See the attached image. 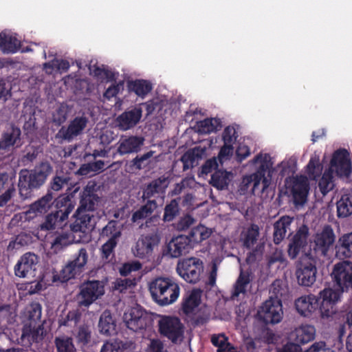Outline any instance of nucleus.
Masks as SVG:
<instances>
[{
  "label": "nucleus",
  "instance_id": "nucleus-25",
  "mask_svg": "<svg viewBox=\"0 0 352 352\" xmlns=\"http://www.w3.org/2000/svg\"><path fill=\"white\" fill-rule=\"evenodd\" d=\"M297 312L304 317H310L318 310L319 298L309 294L298 298L294 302Z\"/></svg>",
  "mask_w": 352,
  "mask_h": 352
},
{
  "label": "nucleus",
  "instance_id": "nucleus-31",
  "mask_svg": "<svg viewBox=\"0 0 352 352\" xmlns=\"http://www.w3.org/2000/svg\"><path fill=\"white\" fill-rule=\"evenodd\" d=\"M53 204V196L51 192H47L45 195L30 204L26 214L29 215V217L32 218L44 214L50 210Z\"/></svg>",
  "mask_w": 352,
  "mask_h": 352
},
{
  "label": "nucleus",
  "instance_id": "nucleus-56",
  "mask_svg": "<svg viewBox=\"0 0 352 352\" xmlns=\"http://www.w3.org/2000/svg\"><path fill=\"white\" fill-rule=\"evenodd\" d=\"M69 244V240L67 234H62L57 235L52 242L51 248L55 252L60 250Z\"/></svg>",
  "mask_w": 352,
  "mask_h": 352
},
{
  "label": "nucleus",
  "instance_id": "nucleus-42",
  "mask_svg": "<svg viewBox=\"0 0 352 352\" xmlns=\"http://www.w3.org/2000/svg\"><path fill=\"white\" fill-rule=\"evenodd\" d=\"M232 174L226 170H216L211 176L210 184L214 188L223 190L228 187Z\"/></svg>",
  "mask_w": 352,
  "mask_h": 352
},
{
  "label": "nucleus",
  "instance_id": "nucleus-35",
  "mask_svg": "<svg viewBox=\"0 0 352 352\" xmlns=\"http://www.w3.org/2000/svg\"><path fill=\"white\" fill-rule=\"evenodd\" d=\"M116 324L109 310H104L100 315L98 329L100 333L110 336L116 332Z\"/></svg>",
  "mask_w": 352,
  "mask_h": 352
},
{
  "label": "nucleus",
  "instance_id": "nucleus-44",
  "mask_svg": "<svg viewBox=\"0 0 352 352\" xmlns=\"http://www.w3.org/2000/svg\"><path fill=\"white\" fill-rule=\"evenodd\" d=\"M77 345L81 349L87 346L91 341V329L87 324L80 325L74 333Z\"/></svg>",
  "mask_w": 352,
  "mask_h": 352
},
{
  "label": "nucleus",
  "instance_id": "nucleus-43",
  "mask_svg": "<svg viewBox=\"0 0 352 352\" xmlns=\"http://www.w3.org/2000/svg\"><path fill=\"white\" fill-rule=\"evenodd\" d=\"M211 234V231L203 225H199L191 229L189 235L187 236L190 239V244L193 248L195 244H198L203 241L208 239Z\"/></svg>",
  "mask_w": 352,
  "mask_h": 352
},
{
  "label": "nucleus",
  "instance_id": "nucleus-15",
  "mask_svg": "<svg viewBox=\"0 0 352 352\" xmlns=\"http://www.w3.org/2000/svg\"><path fill=\"white\" fill-rule=\"evenodd\" d=\"M102 236H109V239L101 247V256L105 262H109L114 258V249L118 244V239L121 232L118 230L112 223H109L102 231Z\"/></svg>",
  "mask_w": 352,
  "mask_h": 352
},
{
  "label": "nucleus",
  "instance_id": "nucleus-38",
  "mask_svg": "<svg viewBox=\"0 0 352 352\" xmlns=\"http://www.w3.org/2000/svg\"><path fill=\"white\" fill-rule=\"evenodd\" d=\"M157 208V204L156 200H147L144 205L140 206L138 210L133 212L131 221L136 223L140 220L147 219Z\"/></svg>",
  "mask_w": 352,
  "mask_h": 352
},
{
  "label": "nucleus",
  "instance_id": "nucleus-9",
  "mask_svg": "<svg viewBox=\"0 0 352 352\" xmlns=\"http://www.w3.org/2000/svg\"><path fill=\"white\" fill-rule=\"evenodd\" d=\"M283 314L282 300L273 299L272 296L265 300L257 311L258 318L266 324L280 322Z\"/></svg>",
  "mask_w": 352,
  "mask_h": 352
},
{
  "label": "nucleus",
  "instance_id": "nucleus-8",
  "mask_svg": "<svg viewBox=\"0 0 352 352\" xmlns=\"http://www.w3.org/2000/svg\"><path fill=\"white\" fill-rule=\"evenodd\" d=\"M158 331L162 336L177 344L184 338V326L178 317L162 316L158 321Z\"/></svg>",
  "mask_w": 352,
  "mask_h": 352
},
{
  "label": "nucleus",
  "instance_id": "nucleus-30",
  "mask_svg": "<svg viewBox=\"0 0 352 352\" xmlns=\"http://www.w3.org/2000/svg\"><path fill=\"white\" fill-rule=\"evenodd\" d=\"M316 329L313 325L305 324L296 328L290 334V338L294 341V344L299 346L305 344L314 340Z\"/></svg>",
  "mask_w": 352,
  "mask_h": 352
},
{
  "label": "nucleus",
  "instance_id": "nucleus-16",
  "mask_svg": "<svg viewBox=\"0 0 352 352\" xmlns=\"http://www.w3.org/2000/svg\"><path fill=\"white\" fill-rule=\"evenodd\" d=\"M309 228L307 226H300L289 240L287 248L290 259H296L300 252H304L308 244Z\"/></svg>",
  "mask_w": 352,
  "mask_h": 352
},
{
  "label": "nucleus",
  "instance_id": "nucleus-62",
  "mask_svg": "<svg viewBox=\"0 0 352 352\" xmlns=\"http://www.w3.org/2000/svg\"><path fill=\"white\" fill-rule=\"evenodd\" d=\"M124 88V81L121 80L118 83L112 84L104 91V98L110 100L111 98L116 96L121 89Z\"/></svg>",
  "mask_w": 352,
  "mask_h": 352
},
{
  "label": "nucleus",
  "instance_id": "nucleus-54",
  "mask_svg": "<svg viewBox=\"0 0 352 352\" xmlns=\"http://www.w3.org/2000/svg\"><path fill=\"white\" fill-rule=\"evenodd\" d=\"M154 151H150L142 155H137L131 162V166L137 170H141L146 166L145 162L153 157Z\"/></svg>",
  "mask_w": 352,
  "mask_h": 352
},
{
  "label": "nucleus",
  "instance_id": "nucleus-52",
  "mask_svg": "<svg viewBox=\"0 0 352 352\" xmlns=\"http://www.w3.org/2000/svg\"><path fill=\"white\" fill-rule=\"evenodd\" d=\"M64 221H59V217L54 212L47 214L45 221L40 225L41 230H50L55 229L56 227H61Z\"/></svg>",
  "mask_w": 352,
  "mask_h": 352
},
{
  "label": "nucleus",
  "instance_id": "nucleus-1",
  "mask_svg": "<svg viewBox=\"0 0 352 352\" xmlns=\"http://www.w3.org/2000/svg\"><path fill=\"white\" fill-rule=\"evenodd\" d=\"M332 287H328L319 293L318 310L323 319L331 318L337 311L336 305L340 300L342 293L352 288V266L349 263L335 265L331 273Z\"/></svg>",
  "mask_w": 352,
  "mask_h": 352
},
{
  "label": "nucleus",
  "instance_id": "nucleus-5",
  "mask_svg": "<svg viewBox=\"0 0 352 352\" xmlns=\"http://www.w3.org/2000/svg\"><path fill=\"white\" fill-rule=\"evenodd\" d=\"M317 260L310 254L305 253L298 261L295 274L299 285L311 287L316 280Z\"/></svg>",
  "mask_w": 352,
  "mask_h": 352
},
{
  "label": "nucleus",
  "instance_id": "nucleus-22",
  "mask_svg": "<svg viewBox=\"0 0 352 352\" xmlns=\"http://www.w3.org/2000/svg\"><path fill=\"white\" fill-rule=\"evenodd\" d=\"M23 142L20 128L14 124L2 134L0 140V154H8L14 148H19Z\"/></svg>",
  "mask_w": 352,
  "mask_h": 352
},
{
  "label": "nucleus",
  "instance_id": "nucleus-32",
  "mask_svg": "<svg viewBox=\"0 0 352 352\" xmlns=\"http://www.w3.org/2000/svg\"><path fill=\"white\" fill-rule=\"evenodd\" d=\"M6 191L0 195V208L6 206L14 196L16 189L8 173H0V192L3 190Z\"/></svg>",
  "mask_w": 352,
  "mask_h": 352
},
{
  "label": "nucleus",
  "instance_id": "nucleus-23",
  "mask_svg": "<svg viewBox=\"0 0 352 352\" xmlns=\"http://www.w3.org/2000/svg\"><path fill=\"white\" fill-rule=\"evenodd\" d=\"M309 190V184L305 177H297L293 179L290 187V192L294 204L296 206H302L307 200Z\"/></svg>",
  "mask_w": 352,
  "mask_h": 352
},
{
  "label": "nucleus",
  "instance_id": "nucleus-50",
  "mask_svg": "<svg viewBox=\"0 0 352 352\" xmlns=\"http://www.w3.org/2000/svg\"><path fill=\"white\" fill-rule=\"evenodd\" d=\"M28 323H43L41 321L42 307L39 302H32L28 307Z\"/></svg>",
  "mask_w": 352,
  "mask_h": 352
},
{
  "label": "nucleus",
  "instance_id": "nucleus-13",
  "mask_svg": "<svg viewBox=\"0 0 352 352\" xmlns=\"http://www.w3.org/2000/svg\"><path fill=\"white\" fill-rule=\"evenodd\" d=\"M331 172H335L339 177H349L351 173V162L349 153L344 148L336 151L330 162Z\"/></svg>",
  "mask_w": 352,
  "mask_h": 352
},
{
  "label": "nucleus",
  "instance_id": "nucleus-45",
  "mask_svg": "<svg viewBox=\"0 0 352 352\" xmlns=\"http://www.w3.org/2000/svg\"><path fill=\"white\" fill-rule=\"evenodd\" d=\"M181 197H177L171 199L167 203L164 209L162 220L164 222H170L173 221L179 214L180 211L179 203Z\"/></svg>",
  "mask_w": 352,
  "mask_h": 352
},
{
  "label": "nucleus",
  "instance_id": "nucleus-57",
  "mask_svg": "<svg viewBox=\"0 0 352 352\" xmlns=\"http://www.w3.org/2000/svg\"><path fill=\"white\" fill-rule=\"evenodd\" d=\"M24 153L25 154L22 157V162L24 163H29L32 162L36 160L39 151L38 148L33 145H28L25 147Z\"/></svg>",
  "mask_w": 352,
  "mask_h": 352
},
{
  "label": "nucleus",
  "instance_id": "nucleus-20",
  "mask_svg": "<svg viewBox=\"0 0 352 352\" xmlns=\"http://www.w3.org/2000/svg\"><path fill=\"white\" fill-rule=\"evenodd\" d=\"M169 183V177L163 175L145 184L142 188V200L148 201L151 200V198H156L164 195Z\"/></svg>",
  "mask_w": 352,
  "mask_h": 352
},
{
  "label": "nucleus",
  "instance_id": "nucleus-6",
  "mask_svg": "<svg viewBox=\"0 0 352 352\" xmlns=\"http://www.w3.org/2000/svg\"><path fill=\"white\" fill-rule=\"evenodd\" d=\"M204 270L203 261L194 256L179 260L176 267L179 276L187 283L192 284L199 281Z\"/></svg>",
  "mask_w": 352,
  "mask_h": 352
},
{
  "label": "nucleus",
  "instance_id": "nucleus-33",
  "mask_svg": "<svg viewBox=\"0 0 352 352\" xmlns=\"http://www.w3.org/2000/svg\"><path fill=\"white\" fill-rule=\"evenodd\" d=\"M336 255L340 259L352 256V232L339 238L336 245Z\"/></svg>",
  "mask_w": 352,
  "mask_h": 352
},
{
  "label": "nucleus",
  "instance_id": "nucleus-49",
  "mask_svg": "<svg viewBox=\"0 0 352 352\" xmlns=\"http://www.w3.org/2000/svg\"><path fill=\"white\" fill-rule=\"evenodd\" d=\"M252 248V250L247 254L245 258V262L248 265L254 264L262 260L265 250V244L263 243H258L254 248Z\"/></svg>",
  "mask_w": 352,
  "mask_h": 352
},
{
  "label": "nucleus",
  "instance_id": "nucleus-47",
  "mask_svg": "<svg viewBox=\"0 0 352 352\" xmlns=\"http://www.w3.org/2000/svg\"><path fill=\"white\" fill-rule=\"evenodd\" d=\"M18 40L4 33L0 34V50L4 53H14L19 49Z\"/></svg>",
  "mask_w": 352,
  "mask_h": 352
},
{
  "label": "nucleus",
  "instance_id": "nucleus-3",
  "mask_svg": "<svg viewBox=\"0 0 352 352\" xmlns=\"http://www.w3.org/2000/svg\"><path fill=\"white\" fill-rule=\"evenodd\" d=\"M153 300L161 306L170 305L178 298L180 293L179 285L170 277L158 276L148 285Z\"/></svg>",
  "mask_w": 352,
  "mask_h": 352
},
{
  "label": "nucleus",
  "instance_id": "nucleus-46",
  "mask_svg": "<svg viewBox=\"0 0 352 352\" xmlns=\"http://www.w3.org/2000/svg\"><path fill=\"white\" fill-rule=\"evenodd\" d=\"M250 281V274L248 272L241 271L234 285L232 298L234 299L241 294H245L246 293V287Z\"/></svg>",
  "mask_w": 352,
  "mask_h": 352
},
{
  "label": "nucleus",
  "instance_id": "nucleus-14",
  "mask_svg": "<svg viewBox=\"0 0 352 352\" xmlns=\"http://www.w3.org/2000/svg\"><path fill=\"white\" fill-rule=\"evenodd\" d=\"M336 241V234L330 225H325L320 232L316 233L314 250L320 256H326Z\"/></svg>",
  "mask_w": 352,
  "mask_h": 352
},
{
  "label": "nucleus",
  "instance_id": "nucleus-39",
  "mask_svg": "<svg viewBox=\"0 0 352 352\" xmlns=\"http://www.w3.org/2000/svg\"><path fill=\"white\" fill-rule=\"evenodd\" d=\"M337 216L346 218L352 214V194H344L336 203Z\"/></svg>",
  "mask_w": 352,
  "mask_h": 352
},
{
  "label": "nucleus",
  "instance_id": "nucleus-37",
  "mask_svg": "<svg viewBox=\"0 0 352 352\" xmlns=\"http://www.w3.org/2000/svg\"><path fill=\"white\" fill-rule=\"evenodd\" d=\"M127 88L130 92H134L137 96L144 98L152 90L153 87L149 81L137 79L128 81Z\"/></svg>",
  "mask_w": 352,
  "mask_h": 352
},
{
  "label": "nucleus",
  "instance_id": "nucleus-51",
  "mask_svg": "<svg viewBox=\"0 0 352 352\" xmlns=\"http://www.w3.org/2000/svg\"><path fill=\"white\" fill-rule=\"evenodd\" d=\"M333 175L331 171H325L318 182V188L323 195H326L334 187Z\"/></svg>",
  "mask_w": 352,
  "mask_h": 352
},
{
  "label": "nucleus",
  "instance_id": "nucleus-61",
  "mask_svg": "<svg viewBox=\"0 0 352 352\" xmlns=\"http://www.w3.org/2000/svg\"><path fill=\"white\" fill-rule=\"evenodd\" d=\"M197 157H198V155L195 154L194 150L186 152L181 158V161L184 164V170H187L190 167L193 166V164L195 163Z\"/></svg>",
  "mask_w": 352,
  "mask_h": 352
},
{
  "label": "nucleus",
  "instance_id": "nucleus-17",
  "mask_svg": "<svg viewBox=\"0 0 352 352\" xmlns=\"http://www.w3.org/2000/svg\"><path fill=\"white\" fill-rule=\"evenodd\" d=\"M38 263L37 255L32 252L25 253L14 266L15 275L19 278L35 276Z\"/></svg>",
  "mask_w": 352,
  "mask_h": 352
},
{
  "label": "nucleus",
  "instance_id": "nucleus-36",
  "mask_svg": "<svg viewBox=\"0 0 352 352\" xmlns=\"http://www.w3.org/2000/svg\"><path fill=\"white\" fill-rule=\"evenodd\" d=\"M259 236V227L258 225L252 223L246 230L243 231L241 235L242 245L247 250H250L256 245Z\"/></svg>",
  "mask_w": 352,
  "mask_h": 352
},
{
  "label": "nucleus",
  "instance_id": "nucleus-41",
  "mask_svg": "<svg viewBox=\"0 0 352 352\" xmlns=\"http://www.w3.org/2000/svg\"><path fill=\"white\" fill-rule=\"evenodd\" d=\"M201 302V292L198 289H193L186 298H184L182 308L183 312L189 314L199 306Z\"/></svg>",
  "mask_w": 352,
  "mask_h": 352
},
{
  "label": "nucleus",
  "instance_id": "nucleus-26",
  "mask_svg": "<svg viewBox=\"0 0 352 352\" xmlns=\"http://www.w3.org/2000/svg\"><path fill=\"white\" fill-rule=\"evenodd\" d=\"M190 239L186 235H179L173 238L167 245V254L172 258H178L188 253L192 249Z\"/></svg>",
  "mask_w": 352,
  "mask_h": 352
},
{
  "label": "nucleus",
  "instance_id": "nucleus-2",
  "mask_svg": "<svg viewBox=\"0 0 352 352\" xmlns=\"http://www.w3.org/2000/svg\"><path fill=\"white\" fill-rule=\"evenodd\" d=\"M52 170L53 167L47 161L40 162L30 170H21L18 185L21 197L23 199L30 197L32 190L43 186Z\"/></svg>",
  "mask_w": 352,
  "mask_h": 352
},
{
  "label": "nucleus",
  "instance_id": "nucleus-64",
  "mask_svg": "<svg viewBox=\"0 0 352 352\" xmlns=\"http://www.w3.org/2000/svg\"><path fill=\"white\" fill-rule=\"evenodd\" d=\"M136 285L135 279H131L125 278L124 279L117 280L116 288L119 289L121 292L128 288H131Z\"/></svg>",
  "mask_w": 352,
  "mask_h": 352
},
{
  "label": "nucleus",
  "instance_id": "nucleus-7",
  "mask_svg": "<svg viewBox=\"0 0 352 352\" xmlns=\"http://www.w3.org/2000/svg\"><path fill=\"white\" fill-rule=\"evenodd\" d=\"M124 321L126 327L134 332H150L153 327V317L138 306L132 307L124 314Z\"/></svg>",
  "mask_w": 352,
  "mask_h": 352
},
{
  "label": "nucleus",
  "instance_id": "nucleus-55",
  "mask_svg": "<svg viewBox=\"0 0 352 352\" xmlns=\"http://www.w3.org/2000/svg\"><path fill=\"white\" fill-rule=\"evenodd\" d=\"M196 219L190 214H187L182 217L175 226L178 231H185L194 225Z\"/></svg>",
  "mask_w": 352,
  "mask_h": 352
},
{
  "label": "nucleus",
  "instance_id": "nucleus-12",
  "mask_svg": "<svg viewBox=\"0 0 352 352\" xmlns=\"http://www.w3.org/2000/svg\"><path fill=\"white\" fill-rule=\"evenodd\" d=\"M88 261V254L85 248H80L74 258L69 261L61 270L60 276L63 282H66L80 275L83 271Z\"/></svg>",
  "mask_w": 352,
  "mask_h": 352
},
{
  "label": "nucleus",
  "instance_id": "nucleus-29",
  "mask_svg": "<svg viewBox=\"0 0 352 352\" xmlns=\"http://www.w3.org/2000/svg\"><path fill=\"white\" fill-rule=\"evenodd\" d=\"M45 336L43 323H26L22 329V339H27L30 344L42 341Z\"/></svg>",
  "mask_w": 352,
  "mask_h": 352
},
{
  "label": "nucleus",
  "instance_id": "nucleus-10",
  "mask_svg": "<svg viewBox=\"0 0 352 352\" xmlns=\"http://www.w3.org/2000/svg\"><path fill=\"white\" fill-rule=\"evenodd\" d=\"M104 294V285L99 280H88L80 285L78 305L88 307Z\"/></svg>",
  "mask_w": 352,
  "mask_h": 352
},
{
  "label": "nucleus",
  "instance_id": "nucleus-21",
  "mask_svg": "<svg viewBox=\"0 0 352 352\" xmlns=\"http://www.w3.org/2000/svg\"><path fill=\"white\" fill-rule=\"evenodd\" d=\"M88 122V118L84 115L76 116L70 121L67 128L65 126L60 128L57 136L69 142L83 132Z\"/></svg>",
  "mask_w": 352,
  "mask_h": 352
},
{
  "label": "nucleus",
  "instance_id": "nucleus-48",
  "mask_svg": "<svg viewBox=\"0 0 352 352\" xmlns=\"http://www.w3.org/2000/svg\"><path fill=\"white\" fill-rule=\"evenodd\" d=\"M57 352H76L73 339L68 336L56 337L54 340Z\"/></svg>",
  "mask_w": 352,
  "mask_h": 352
},
{
  "label": "nucleus",
  "instance_id": "nucleus-63",
  "mask_svg": "<svg viewBox=\"0 0 352 352\" xmlns=\"http://www.w3.org/2000/svg\"><path fill=\"white\" fill-rule=\"evenodd\" d=\"M233 151V144H224L221 148L218 155L219 161L222 163L223 160L228 159L232 155Z\"/></svg>",
  "mask_w": 352,
  "mask_h": 352
},
{
  "label": "nucleus",
  "instance_id": "nucleus-28",
  "mask_svg": "<svg viewBox=\"0 0 352 352\" xmlns=\"http://www.w3.org/2000/svg\"><path fill=\"white\" fill-rule=\"evenodd\" d=\"M94 215L77 209L73 215L74 221L70 223L71 231L74 233H86L91 229V221Z\"/></svg>",
  "mask_w": 352,
  "mask_h": 352
},
{
  "label": "nucleus",
  "instance_id": "nucleus-58",
  "mask_svg": "<svg viewBox=\"0 0 352 352\" xmlns=\"http://www.w3.org/2000/svg\"><path fill=\"white\" fill-rule=\"evenodd\" d=\"M237 137L236 131L232 126H226L222 133V139L224 144H233L236 140Z\"/></svg>",
  "mask_w": 352,
  "mask_h": 352
},
{
  "label": "nucleus",
  "instance_id": "nucleus-53",
  "mask_svg": "<svg viewBox=\"0 0 352 352\" xmlns=\"http://www.w3.org/2000/svg\"><path fill=\"white\" fill-rule=\"evenodd\" d=\"M81 318V312L78 309L69 311L66 317L60 320V325L70 326L71 323L76 324Z\"/></svg>",
  "mask_w": 352,
  "mask_h": 352
},
{
  "label": "nucleus",
  "instance_id": "nucleus-19",
  "mask_svg": "<svg viewBox=\"0 0 352 352\" xmlns=\"http://www.w3.org/2000/svg\"><path fill=\"white\" fill-rule=\"evenodd\" d=\"M79 187H76L72 192L65 193L58 196L55 199L54 203L56 210L54 213L59 217L60 221H65L68 219L69 214L74 210L76 201L74 199L75 194L79 190Z\"/></svg>",
  "mask_w": 352,
  "mask_h": 352
},
{
  "label": "nucleus",
  "instance_id": "nucleus-34",
  "mask_svg": "<svg viewBox=\"0 0 352 352\" xmlns=\"http://www.w3.org/2000/svg\"><path fill=\"white\" fill-rule=\"evenodd\" d=\"M292 221V217L285 215L274 223L273 236L275 244H279L283 240Z\"/></svg>",
  "mask_w": 352,
  "mask_h": 352
},
{
  "label": "nucleus",
  "instance_id": "nucleus-11",
  "mask_svg": "<svg viewBox=\"0 0 352 352\" xmlns=\"http://www.w3.org/2000/svg\"><path fill=\"white\" fill-rule=\"evenodd\" d=\"M98 186L95 182L90 181L80 192L78 213L84 211L87 213L94 212L100 201L98 193Z\"/></svg>",
  "mask_w": 352,
  "mask_h": 352
},
{
  "label": "nucleus",
  "instance_id": "nucleus-4",
  "mask_svg": "<svg viewBox=\"0 0 352 352\" xmlns=\"http://www.w3.org/2000/svg\"><path fill=\"white\" fill-rule=\"evenodd\" d=\"M261 162L257 170L250 175L243 177L241 182L239 185L241 194H245L251 186V192L253 195L256 192L263 193L270 184V179L265 177L267 172L270 175V166L266 160H263L261 154L257 155L252 160L253 164Z\"/></svg>",
  "mask_w": 352,
  "mask_h": 352
},
{
  "label": "nucleus",
  "instance_id": "nucleus-18",
  "mask_svg": "<svg viewBox=\"0 0 352 352\" xmlns=\"http://www.w3.org/2000/svg\"><path fill=\"white\" fill-rule=\"evenodd\" d=\"M160 238L155 233L142 236L132 249L133 254L140 258H149L160 243Z\"/></svg>",
  "mask_w": 352,
  "mask_h": 352
},
{
  "label": "nucleus",
  "instance_id": "nucleus-60",
  "mask_svg": "<svg viewBox=\"0 0 352 352\" xmlns=\"http://www.w3.org/2000/svg\"><path fill=\"white\" fill-rule=\"evenodd\" d=\"M45 68L54 69L56 67L58 70L62 72H67L69 69L70 65L69 61L64 59L56 60L52 63H45L44 64Z\"/></svg>",
  "mask_w": 352,
  "mask_h": 352
},
{
  "label": "nucleus",
  "instance_id": "nucleus-24",
  "mask_svg": "<svg viewBox=\"0 0 352 352\" xmlns=\"http://www.w3.org/2000/svg\"><path fill=\"white\" fill-rule=\"evenodd\" d=\"M142 116V109L140 104L135 106L131 109L124 111L116 119L120 129L126 131L136 126Z\"/></svg>",
  "mask_w": 352,
  "mask_h": 352
},
{
  "label": "nucleus",
  "instance_id": "nucleus-27",
  "mask_svg": "<svg viewBox=\"0 0 352 352\" xmlns=\"http://www.w3.org/2000/svg\"><path fill=\"white\" fill-rule=\"evenodd\" d=\"M144 141V139L139 136L122 137L118 142L117 151L121 155L138 153L143 145Z\"/></svg>",
  "mask_w": 352,
  "mask_h": 352
},
{
  "label": "nucleus",
  "instance_id": "nucleus-59",
  "mask_svg": "<svg viewBox=\"0 0 352 352\" xmlns=\"http://www.w3.org/2000/svg\"><path fill=\"white\" fill-rule=\"evenodd\" d=\"M69 181V177L67 176H55L50 182L51 189L54 191L61 190L65 185H67Z\"/></svg>",
  "mask_w": 352,
  "mask_h": 352
},
{
  "label": "nucleus",
  "instance_id": "nucleus-40",
  "mask_svg": "<svg viewBox=\"0 0 352 352\" xmlns=\"http://www.w3.org/2000/svg\"><path fill=\"white\" fill-rule=\"evenodd\" d=\"M197 131L201 134H208L216 132L222 128V122L220 118H206L197 124Z\"/></svg>",
  "mask_w": 352,
  "mask_h": 352
}]
</instances>
